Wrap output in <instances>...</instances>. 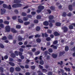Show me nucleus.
Returning <instances> with one entry per match:
<instances>
[{
	"instance_id": "nucleus-1",
	"label": "nucleus",
	"mask_w": 75,
	"mask_h": 75,
	"mask_svg": "<svg viewBox=\"0 0 75 75\" xmlns=\"http://www.w3.org/2000/svg\"><path fill=\"white\" fill-rule=\"evenodd\" d=\"M22 5L20 3H17L12 5V7L13 8H17V7H21Z\"/></svg>"
},
{
	"instance_id": "nucleus-2",
	"label": "nucleus",
	"mask_w": 75,
	"mask_h": 75,
	"mask_svg": "<svg viewBox=\"0 0 75 75\" xmlns=\"http://www.w3.org/2000/svg\"><path fill=\"white\" fill-rule=\"evenodd\" d=\"M11 29L10 27L8 25H7L5 27V30L7 33L10 32Z\"/></svg>"
},
{
	"instance_id": "nucleus-3",
	"label": "nucleus",
	"mask_w": 75,
	"mask_h": 75,
	"mask_svg": "<svg viewBox=\"0 0 75 75\" xmlns=\"http://www.w3.org/2000/svg\"><path fill=\"white\" fill-rule=\"evenodd\" d=\"M62 29L63 30L64 33H67L68 31V28L66 26L62 27Z\"/></svg>"
},
{
	"instance_id": "nucleus-4",
	"label": "nucleus",
	"mask_w": 75,
	"mask_h": 75,
	"mask_svg": "<svg viewBox=\"0 0 75 75\" xmlns=\"http://www.w3.org/2000/svg\"><path fill=\"white\" fill-rule=\"evenodd\" d=\"M6 10L5 9H1V14H4L6 13Z\"/></svg>"
},
{
	"instance_id": "nucleus-5",
	"label": "nucleus",
	"mask_w": 75,
	"mask_h": 75,
	"mask_svg": "<svg viewBox=\"0 0 75 75\" xmlns=\"http://www.w3.org/2000/svg\"><path fill=\"white\" fill-rule=\"evenodd\" d=\"M38 8L39 9V10H43L44 8V6L42 5H40L38 7Z\"/></svg>"
},
{
	"instance_id": "nucleus-6",
	"label": "nucleus",
	"mask_w": 75,
	"mask_h": 75,
	"mask_svg": "<svg viewBox=\"0 0 75 75\" xmlns=\"http://www.w3.org/2000/svg\"><path fill=\"white\" fill-rule=\"evenodd\" d=\"M53 34L54 35V36L56 37L57 36H59V35H60V34L57 31L54 32Z\"/></svg>"
},
{
	"instance_id": "nucleus-7",
	"label": "nucleus",
	"mask_w": 75,
	"mask_h": 75,
	"mask_svg": "<svg viewBox=\"0 0 75 75\" xmlns=\"http://www.w3.org/2000/svg\"><path fill=\"white\" fill-rule=\"evenodd\" d=\"M15 70L17 72H20L21 71V68L19 67H16L15 68Z\"/></svg>"
},
{
	"instance_id": "nucleus-8",
	"label": "nucleus",
	"mask_w": 75,
	"mask_h": 75,
	"mask_svg": "<svg viewBox=\"0 0 75 75\" xmlns=\"http://www.w3.org/2000/svg\"><path fill=\"white\" fill-rule=\"evenodd\" d=\"M55 25L56 26H57V27L61 26V23L59 22H56L55 23Z\"/></svg>"
},
{
	"instance_id": "nucleus-9",
	"label": "nucleus",
	"mask_w": 75,
	"mask_h": 75,
	"mask_svg": "<svg viewBox=\"0 0 75 75\" xmlns=\"http://www.w3.org/2000/svg\"><path fill=\"white\" fill-rule=\"evenodd\" d=\"M11 31L13 33H17V31L14 28H11Z\"/></svg>"
},
{
	"instance_id": "nucleus-10",
	"label": "nucleus",
	"mask_w": 75,
	"mask_h": 75,
	"mask_svg": "<svg viewBox=\"0 0 75 75\" xmlns=\"http://www.w3.org/2000/svg\"><path fill=\"white\" fill-rule=\"evenodd\" d=\"M69 9L70 11H72L73 10V8L72 7V5H70L69 6Z\"/></svg>"
},
{
	"instance_id": "nucleus-11",
	"label": "nucleus",
	"mask_w": 75,
	"mask_h": 75,
	"mask_svg": "<svg viewBox=\"0 0 75 75\" xmlns=\"http://www.w3.org/2000/svg\"><path fill=\"white\" fill-rule=\"evenodd\" d=\"M48 24H49V23L47 21H45L43 22V25L45 26H47V25H48Z\"/></svg>"
},
{
	"instance_id": "nucleus-12",
	"label": "nucleus",
	"mask_w": 75,
	"mask_h": 75,
	"mask_svg": "<svg viewBox=\"0 0 75 75\" xmlns=\"http://www.w3.org/2000/svg\"><path fill=\"white\" fill-rule=\"evenodd\" d=\"M64 54H65V52L64 51L61 52L59 53V56H62L64 55Z\"/></svg>"
},
{
	"instance_id": "nucleus-13",
	"label": "nucleus",
	"mask_w": 75,
	"mask_h": 75,
	"mask_svg": "<svg viewBox=\"0 0 75 75\" xmlns=\"http://www.w3.org/2000/svg\"><path fill=\"white\" fill-rule=\"evenodd\" d=\"M50 9L53 10V11H54L55 9V7L54 6H50Z\"/></svg>"
},
{
	"instance_id": "nucleus-14",
	"label": "nucleus",
	"mask_w": 75,
	"mask_h": 75,
	"mask_svg": "<svg viewBox=\"0 0 75 75\" xmlns=\"http://www.w3.org/2000/svg\"><path fill=\"white\" fill-rule=\"evenodd\" d=\"M10 71L11 73H13L14 71V69L13 67H11L10 68Z\"/></svg>"
},
{
	"instance_id": "nucleus-15",
	"label": "nucleus",
	"mask_w": 75,
	"mask_h": 75,
	"mask_svg": "<svg viewBox=\"0 0 75 75\" xmlns=\"http://www.w3.org/2000/svg\"><path fill=\"white\" fill-rule=\"evenodd\" d=\"M52 57L53 58H56L57 57V56L58 55L57 54H53L52 55Z\"/></svg>"
},
{
	"instance_id": "nucleus-16",
	"label": "nucleus",
	"mask_w": 75,
	"mask_h": 75,
	"mask_svg": "<svg viewBox=\"0 0 75 75\" xmlns=\"http://www.w3.org/2000/svg\"><path fill=\"white\" fill-rule=\"evenodd\" d=\"M14 3H21V1L20 0H14Z\"/></svg>"
},
{
	"instance_id": "nucleus-17",
	"label": "nucleus",
	"mask_w": 75,
	"mask_h": 75,
	"mask_svg": "<svg viewBox=\"0 0 75 75\" xmlns=\"http://www.w3.org/2000/svg\"><path fill=\"white\" fill-rule=\"evenodd\" d=\"M28 19L27 17H23V20L24 21H28Z\"/></svg>"
},
{
	"instance_id": "nucleus-18",
	"label": "nucleus",
	"mask_w": 75,
	"mask_h": 75,
	"mask_svg": "<svg viewBox=\"0 0 75 75\" xmlns=\"http://www.w3.org/2000/svg\"><path fill=\"white\" fill-rule=\"evenodd\" d=\"M62 16L65 17L66 16H67V13L65 12H63V13L62 14Z\"/></svg>"
},
{
	"instance_id": "nucleus-19",
	"label": "nucleus",
	"mask_w": 75,
	"mask_h": 75,
	"mask_svg": "<svg viewBox=\"0 0 75 75\" xmlns=\"http://www.w3.org/2000/svg\"><path fill=\"white\" fill-rule=\"evenodd\" d=\"M11 56L12 58H15L16 57V54L14 53H12L11 54Z\"/></svg>"
},
{
	"instance_id": "nucleus-20",
	"label": "nucleus",
	"mask_w": 75,
	"mask_h": 75,
	"mask_svg": "<svg viewBox=\"0 0 75 75\" xmlns=\"http://www.w3.org/2000/svg\"><path fill=\"white\" fill-rule=\"evenodd\" d=\"M64 69L66 71H68V72H69L71 71V69L69 68H67L66 67L64 68Z\"/></svg>"
},
{
	"instance_id": "nucleus-21",
	"label": "nucleus",
	"mask_w": 75,
	"mask_h": 75,
	"mask_svg": "<svg viewBox=\"0 0 75 75\" xmlns=\"http://www.w3.org/2000/svg\"><path fill=\"white\" fill-rule=\"evenodd\" d=\"M47 33L48 34H52V30L48 29L47 31Z\"/></svg>"
},
{
	"instance_id": "nucleus-22",
	"label": "nucleus",
	"mask_w": 75,
	"mask_h": 75,
	"mask_svg": "<svg viewBox=\"0 0 75 75\" xmlns=\"http://www.w3.org/2000/svg\"><path fill=\"white\" fill-rule=\"evenodd\" d=\"M40 26H37L36 28V30L37 31H39L40 30Z\"/></svg>"
},
{
	"instance_id": "nucleus-23",
	"label": "nucleus",
	"mask_w": 75,
	"mask_h": 75,
	"mask_svg": "<svg viewBox=\"0 0 75 75\" xmlns=\"http://www.w3.org/2000/svg\"><path fill=\"white\" fill-rule=\"evenodd\" d=\"M49 23H55V21L54 20H50L49 21Z\"/></svg>"
},
{
	"instance_id": "nucleus-24",
	"label": "nucleus",
	"mask_w": 75,
	"mask_h": 75,
	"mask_svg": "<svg viewBox=\"0 0 75 75\" xmlns=\"http://www.w3.org/2000/svg\"><path fill=\"white\" fill-rule=\"evenodd\" d=\"M49 20H52L54 19V16L53 15H50L49 17Z\"/></svg>"
},
{
	"instance_id": "nucleus-25",
	"label": "nucleus",
	"mask_w": 75,
	"mask_h": 75,
	"mask_svg": "<svg viewBox=\"0 0 75 75\" xmlns=\"http://www.w3.org/2000/svg\"><path fill=\"white\" fill-rule=\"evenodd\" d=\"M68 50H69V47H68V46H66L65 47V50L67 52L68 51Z\"/></svg>"
},
{
	"instance_id": "nucleus-26",
	"label": "nucleus",
	"mask_w": 75,
	"mask_h": 75,
	"mask_svg": "<svg viewBox=\"0 0 75 75\" xmlns=\"http://www.w3.org/2000/svg\"><path fill=\"white\" fill-rule=\"evenodd\" d=\"M4 24H7V25H8L9 24V21H5L4 22Z\"/></svg>"
},
{
	"instance_id": "nucleus-27",
	"label": "nucleus",
	"mask_w": 75,
	"mask_h": 75,
	"mask_svg": "<svg viewBox=\"0 0 75 75\" xmlns=\"http://www.w3.org/2000/svg\"><path fill=\"white\" fill-rule=\"evenodd\" d=\"M8 38L9 40H12L13 39V36L11 35H9L8 36Z\"/></svg>"
},
{
	"instance_id": "nucleus-28",
	"label": "nucleus",
	"mask_w": 75,
	"mask_h": 75,
	"mask_svg": "<svg viewBox=\"0 0 75 75\" xmlns=\"http://www.w3.org/2000/svg\"><path fill=\"white\" fill-rule=\"evenodd\" d=\"M9 65H10L11 66H12V67H14V66L15 65V64H14V63L11 62H9Z\"/></svg>"
},
{
	"instance_id": "nucleus-29",
	"label": "nucleus",
	"mask_w": 75,
	"mask_h": 75,
	"mask_svg": "<svg viewBox=\"0 0 75 75\" xmlns=\"http://www.w3.org/2000/svg\"><path fill=\"white\" fill-rule=\"evenodd\" d=\"M69 28L70 30H72V29H74V26H73L72 25H69Z\"/></svg>"
},
{
	"instance_id": "nucleus-30",
	"label": "nucleus",
	"mask_w": 75,
	"mask_h": 75,
	"mask_svg": "<svg viewBox=\"0 0 75 75\" xmlns=\"http://www.w3.org/2000/svg\"><path fill=\"white\" fill-rule=\"evenodd\" d=\"M50 47H53L54 49H57V46L55 45H51Z\"/></svg>"
},
{
	"instance_id": "nucleus-31",
	"label": "nucleus",
	"mask_w": 75,
	"mask_h": 75,
	"mask_svg": "<svg viewBox=\"0 0 75 75\" xmlns=\"http://www.w3.org/2000/svg\"><path fill=\"white\" fill-rule=\"evenodd\" d=\"M0 71L2 73H3L4 72V69L2 67H0Z\"/></svg>"
},
{
	"instance_id": "nucleus-32",
	"label": "nucleus",
	"mask_w": 75,
	"mask_h": 75,
	"mask_svg": "<svg viewBox=\"0 0 75 75\" xmlns=\"http://www.w3.org/2000/svg\"><path fill=\"white\" fill-rule=\"evenodd\" d=\"M3 6L4 8H8V6L5 4H3Z\"/></svg>"
},
{
	"instance_id": "nucleus-33",
	"label": "nucleus",
	"mask_w": 75,
	"mask_h": 75,
	"mask_svg": "<svg viewBox=\"0 0 75 75\" xmlns=\"http://www.w3.org/2000/svg\"><path fill=\"white\" fill-rule=\"evenodd\" d=\"M40 54V51H37L35 53V55H39Z\"/></svg>"
},
{
	"instance_id": "nucleus-34",
	"label": "nucleus",
	"mask_w": 75,
	"mask_h": 75,
	"mask_svg": "<svg viewBox=\"0 0 75 75\" xmlns=\"http://www.w3.org/2000/svg\"><path fill=\"white\" fill-rule=\"evenodd\" d=\"M18 20L20 23H23V21L21 20V19H18Z\"/></svg>"
},
{
	"instance_id": "nucleus-35",
	"label": "nucleus",
	"mask_w": 75,
	"mask_h": 75,
	"mask_svg": "<svg viewBox=\"0 0 75 75\" xmlns=\"http://www.w3.org/2000/svg\"><path fill=\"white\" fill-rule=\"evenodd\" d=\"M36 18H37V19H38V20L41 19V16L40 15H38L37 16Z\"/></svg>"
},
{
	"instance_id": "nucleus-36",
	"label": "nucleus",
	"mask_w": 75,
	"mask_h": 75,
	"mask_svg": "<svg viewBox=\"0 0 75 75\" xmlns=\"http://www.w3.org/2000/svg\"><path fill=\"white\" fill-rule=\"evenodd\" d=\"M18 40L19 41H21L23 40V38L20 36L18 38Z\"/></svg>"
},
{
	"instance_id": "nucleus-37",
	"label": "nucleus",
	"mask_w": 75,
	"mask_h": 75,
	"mask_svg": "<svg viewBox=\"0 0 75 75\" xmlns=\"http://www.w3.org/2000/svg\"><path fill=\"white\" fill-rule=\"evenodd\" d=\"M30 22H25L24 23V24L25 25H28V24H30Z\"/></svg>"
},
{
	"instance_id": "nucleus-38",
	"label": "nucleus",
	"mask_w": 75,
	"mask_h": 75,
	"mask_svg": "<svg viewBox=\"0 0 75 75\" xmlns=\"http://www.w3.org/2000/svg\"><path fill=\"white\" fill-rule=\"evenodd\" d=\"M16 28L17 29H20L21 28V25H16Z\"/></svg>"
},
{
	"instance_id": "nucleus-39",
	"label": "nucleus",
	"mask_w": 75,
	"mask_h": 75,
	"mask_svg": "<svg viewBox=\"0 0 75 75\" xmlns=\"http://www.w3.org/2000/svg\"><path fill=\"white\" fill-rule=\"evenodd\" d=\"M57 64L59 65H62V64H63V62L62 61H61L60 62H57Z\"/></svg>"
},
{
	"instance_id": "nucleus-40",
	"label": "nucleus",
	"mask_w": 75,
	"mask_h": 75,
	"mask_svg": "<svg viewBox=\"0 0 75 75\" xmlns=\"http://www.w3.org/2000/svg\"><path fill=\"white\" fill-rule=\"evenodd\" d=\"M39 64L40 65H43L44 64V61L43 60H40L39 62Z\"/></svg>"
},
{
	"instance_id": "nucleus-41",
	"label": "nucleus",
	"mask_w": 75,
	"mask_h": 75,
	"mask_svg": "<svg viewBox=\"0 0 75 75\" xmlns=\"http://www.w3.org/2000/svg\"><path fill=\"white\" fill-rule=\"evenodd\" d=\"M41 39L39 38H38L37 40H36V42H38V43H40V42H41Z\"/></svg>"
},
{
	"instance_id": "nucleus-42",
	"label": "nucleus",
	"mask_w": 75,
	"mask_h": 75,
	"mask_svg": "<svg viewBox=\"0 0 75 75\" xmlns=\"http://www.w3.org/2000/svg\"><path fill=\"white\" fill-rule=\"evenodd\" d=\"M38 73H39L38 74V75H43V74L41 72V71H38Z\"/></svg>"
},
{
	"instance_id": "nucleus-43",
	"label": "nucleus",
	"mask_w": 75,
	"mask_h": 75,
	"mask_svg": "<svg viewBox=\"0 0 75 75\" xmlns=\"http://www.w3.org/2000/svg\"><path fill=\"white\" fill-rule=\"evenodd\" d=\"M34 23H35V24H38V20L35 19L34 20Z\"/></svg>"
},
{
	"instance_id": "nucleus-44",
	"label": "nucleus",
	"mask_w": 75,
	"mask_h": 75,
	"mask_svg": "<svg viewBox=\"0 0 75 75\" xmlns=\"http://www.w3.org/2000/svg\"><path fill=\"white\" fill-rule=\"evenodd\" d=\"M14 12L16 14H18V11L17 9H15L14 11Z\"/></svg>"
},
{
	"instance_id": "nucleus-45",
	"label": "nucleus",
	"mask_w": 75,
	"mask_h": 75,
	"mask_svg": "<svg viewBox=\"0 0 75 75\" xmlns=\"http://www.w3.org/2000/svg\"><path fill=\"white\" fill-rule=\"evenodd\" d=\"M9 61L10 62H14V59H13L11 57L9 58Z\"/></svg>"
},
{
	"instance_id": "nucleus-46",
	"label": "nucleus",
	"mask_w": 75,
	"mask_h": 75,
	"mask_svg": "<svg viewBox=\"0 0 75 75\" xmlns=\"http://www.w3.org/2000/svg\"><path fill=\"white\" fill-rule=\"evenodd\" d=\"M0 47L1 48H4V46L2 44L0 43Z\"/></svg>"
},
{
	"instance_id": "nucleus-47",
	"label": "nucleus",
	"mask_w": 75,
	"mask_h": 75,
	"mask_svg": "<svg viewBox=\"0 0 75 75\" xmlns=\"http://www.w3.org/2000/svg\"><path fill=\"white\" fill-rule=\"evenodd\" d=\"M35 38H40V35L38 34H36L35 35Z\"/></svg>"
},
{
	"instance_id": "nucleus-48",
	"label": "nucleus",
	"mask_w": 75,
	"mask_h": 75,
	"mask_svg": "<svg viewBox=\"0 0 75 75\" xmlns=\"http://www.w3.org/2000/svg\"><path fill=\"white\" fill-rule=\"evenodd\" d=\"M12 18L13 20H16L17 19V16H15L12 17Z\"/></svg>"
},
{
	"instance_id": "nucleus-49",
	"label": "nucleus",
	"mask_w": 75,
	"mask_h": 75,
	"mask_svg": "<svg viewBox=\"0 0 75 75\" xmlns=\"http://www.w3.org/2000/svg\"><path fill=\"white\" fill-rule=\"evenodd\" d=\"M22 16H27V14L25 13L22 12Z\"/></svg>"
},
{
	"instance_id": "nucleus-50",
	"label": "nucleus",
	"mask_w": 75,
	"mask_h": 75,
	"mask_svg": "<svg viewBox=\"0 0 75 75\" xmlns=\"http://www.w3.org/2000/svg\"><path fill=\"white\" fill-rule=\"evenodd\" d=\"M2 40H7V37L6 36H4L2 38Z\"/></svg>"
},
{
	"instance_id": "nucleus-51",
	"label": "nucleus",
	"mask_w": 75,
	"mask_h": 75,
	"mask_svg": "<svg viewBox=\"0 0 75 75\" xmlns=\"http://www.w3.org/2000/svg\"><path fill=\"white\" fill-rule=\"evenodd\" d=\"M46 40L47 41H49L51 40V39L50 37H47L46 38Z\"/></svg>"
},
{
	"instance_id": "nucleus-52",
	"label": "nucleus",
	"mask_w": 75,
	"mask_h": 75,
	"mask_svg": "<svg viewBox=\"0 0 75 75\" xmlns=\"http://www.w3.org/2000/svg\"><path fill=\"white\" fill-rule=\"evenodd\" d=\"M41 11H42V10L41 9H38L37 10V12L38 13H40V12H41Z\"/></svg>"
},
{
	"instance_id": "nucleus-53",
	"label": "nucleus",
	"mask_w": 75,
	"mask_h": 75,
	"mask_svg": "<svg viewBox=\"0 0 75 75\" xmlns=\"http://www.w3.org/2000/svg\"><path fill=\"white\" fill-rule=\"evenodd\" d=\"M58 43V41L57 40H55L54 41V42H53V44H54V45H56Z\"/></svg>"
},
{
	"instance_id": "nucleus-54",
	"label": "nucleus",
	"mask_w": 75,
	"mask_h": 75,
	"mask_svg": "<svg viewBox=\"0 0 75 75\" xmlns=\"http://www.w3.org/2000/svg\"><path fill=\"white\" fill-rule=\"evenodd\" d=\"M67 16L68 17H71L72 16V13H71L70 12L67 14Z\"/></svg>"
},
{
	"instance_id": "nucleus-55",
	"label": "nucleus",
	"mask_w": 75,
	"mask_h": 75,
	"mask_svg": "<svg viewBox=\"0 0 75 75\" xmlns=\"http://www.w3.org/2000/svg\"><path fill=\"white\" fill-rule=\"evenodd\" d=\"M47 12H48L49 14H51V10H50V9H47Z\"/></svg>"
},
{
	"instance_id": "nucleus-56",
	"label": "nucleus",
	"mask_w": 75,
	"mask_h": 75,
	"mask_svg": "<svg viewBox=\"0 0 75 75\" xmlns=\"http://www.w3.org/2000/svg\"><path fill=\"white\" fill-rule=\"evenodd\" d=\"M4 25L3 24L1 23L0 24V27H1V28H4Z\"/></svg>"
},
{
	"instance_id": "nucleus-57",
	"label": "nucleus",
	"mask_w": 75,
	"mask_h": 75,
	"mask_svg": "<svg viewBox=\"0 0 75 75\" xmlns=\"http://www.w3.org/2000/svg\"><path fill=\"white\" fill-rule=\"evenodd\" d=\"M26 47H27V48H29V47H32V46H31V45H26Z\"/></svg>"
},
{
	"instance_id": "nucleus-58",
	"label": "nucleus",
	"mask_w": 75,
	"mask_h": 75,
	"mask_svg": "<svg viewBox=\"0 0 75 75\" xmlns=\"http://www.w3.org/2000/svg\"><path fill=\"white\" fill-rule=\"evenodd\" d=\"M48 51L49 52H52V49L50 48L48 50Z\"/></svg>"
},
{
	"instance_id": "nucleus-59",
	"label": "nucleus",
	"mask_w": 75,
	"mask_h": 75,
	"mask_svg": "<svg viewBox=\"0 0 75 75\" xmlns=\"http://www.w3.org/2000/svg\"><path fill=\"white\" fill-rule=\"evenodd\" d=\"M49 26L50 27H53V24L51 23H49Z\"/></svg>"
},
{
	"instance_id": "nucleus-60",
	"label": "nucleus",
	"mask_w": 75,
	"mask_h": 75,
	"mask_svg": "<svg viewBox=\"0 0 75 75\" xmlns=\"http://www.w3.org/2000/svg\"><path fill=\"white\" fill-rule=\"evenodd\" d=\"M8 56H7V55H6L4 56V58L5 59H7L8 58Z\"/></svg>"
},
{
	"instance_id": "nucleus-61",
	"label": "nucleus",
	"mask_w": 75,
	"mask_h": 75,
	"mask_svg": "<svg viewBox=\"0 0 75 75\" xmlns=\"http://www.w3.org/2000/svg\"><path fill=\"white\" fill-rule=\"evenodd\" d=\"M35 68V67L34 66H31V68L32 69L34 70Z\"/></svg>"
},
{
	"instance_id": "nucleus-62",
	"label": "nucleus",
	"mask_w": 75,
	"mask_h": 75,
	"mask_svg": "<svg viewBox=\"0 0 75 75\" xmlns=\"http://www.w3.org/2000/svg\"><path fill=\"white\" fill-rule=\"evenodd\" d=\"M14 53L15 54L16 56H18V52L17 51H15L14 52Z\"/></svg>"
},
{
	"instance_id": "nucleus-63",
	"label": "nucleus",
	"mask_w": 75,
	"mask_h": 75,
	"mask_svg": "<svg viewBox=\"0 0 75 75\" xmlns=\"http://www.w3.org/2000/svg\"><path fill=\"white\" fill-rule=\"evenodd\" d=\"M42 72H47V70L45 69H42Z\"/></svg>"
},
{
	"instance_id": "nucleus-64",
	"label": "nucleus",
	"mask_w": 75,
	"mask_h": 75,
	"mask_svg": "<svg viewBox=\"0 0 75 75\" xmlns=\"http://www.w3.org/2000/svg\"><path fill=\"white\" fill-rule=\"evenodd\" d=\"M48 75H52V73L51 71H49L48 73Z\"/></svg>"
}]
</instances>
